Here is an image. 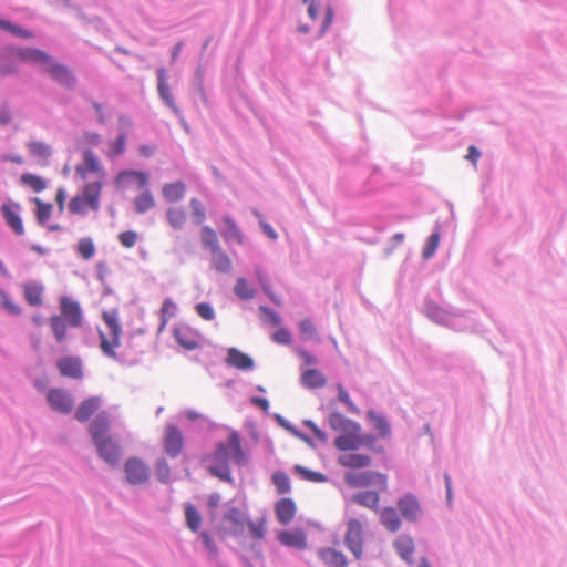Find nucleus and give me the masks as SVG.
<instances>
[{
	"label": "nucleus",
	"instance_id": "nucleus-26",
	"mask_svg": "<svg viewBox=\"0 0 567 567\" xmlns=\"http://www.w3.org/2000/svg\"><path fill=\"white\" fill-rule=\"evenodd\" d=\"M174 337L179 346L186 350H195L199 347V340L196 332L192 329L183 327L174 330Z\"/></svg>",
	"mask_w": 567,
	"mask_h": 567
},
{
	"label": "nucleus",
	"instance_id": "nucleus-15",
	"mask_svg": "<svg viewBox=\"0 0 567 567\" xmlns=\"http://www.w3.org/2000/svg\"><path fill=\"white\" fill-rule=\"evenodd\" d=\"M23 297L28 305L32 307H40L44 302L45 287L43 284L38 281H27L21 285Z\"/></svg>",
	"mask_w": 567,
	"mask_h": 567
},
{
	"label": "nucleus",
	"instance_id": "nucleus-7",
	"mask_svg": "<svg viewBox=\"0 0 567 567\" xmlns=\"http://www.w3.org/2000/svg\"><path fill=\"white\" fill-rule=\"evenodd\" d=\"M126 481L132 485L145 484L151 476L147 464L138 457H130L124 464Z\"/></svg>",
	"mask_w": 567,
	"mask_h": 567
},
{
	"label": "nucleus",
	"instance_id": "nucleus-55",
	"mask_svg": "<svg viewBox=\"0 0 567 567\" xmlns=\"http://www.w3.org/2000/svg\"><path fill=\"white\" fill-rule=\"evenodd\" d=\"M259 311L261 312V318L266 323L272 327H279L281 324V318L276 311L265 306H261Z\"/></svg>",
	"mask_w": 567,
	"mask_h": 567
},
{
	"label": "nucleus",
	"instance_id": "nucleus-1",
	"mask_svg": "<svg viewBox=\"0 0 567 567\" xmlns=\"http://www.w3.org/2000/svg\"><path fill=\"white\" fill-rule=\"evenodd\" d=\"M230 460L237 465H245L247 463V456L241 447L240 437L235 431L229 434L226 442L217 443L214 452L207 456L209 473L221 481L233 483L229 466Z\"/></svg>",
	"mask_w": 567,
	"mask_h": 567
},
{
	"label": "nucleus",
	"instance_id": "nucleus-59",
	"mask_svg": "<svg viewBox=\"0 0 567 567\" xmlns=\"http://www.w3.org/2000/svg\"><path fill=\"white\" fill-rule=\"evenodd\" d=\"M138 240V234L134 230L122 231L118 235L120 244L125 248H132L136 245Z\"/></svg>",
	"mask_w": 567,
	"mask_h": 567
},
{
	"label": "nucleus",
	"instance_id": "nucleus-32",
	"mask_svg": "<svg viewBox=\"0 0 567 567\" xmlns=\"http://www.w3.org/2000/svg\"><path fill=\"white\" fill-rule=\"evenodd\" d=\"M353 502L358 503L361 506L367 508L377 511L379 508L380 496L378 492L374 491H363L355 494L352 497Z\"/></svg>",
	"mask_w": 567,
	"mask_h": 567
},
{
	"label": "nucleus",
	"instance_id": "nucleus-51",
	"mask_svg": "<svg viewBox=\"0 0 567 567\" xmlns=\"http://www.w3.org/2000/svg\"><path fill=\"white\" fill-rule=\"evenodd\" d=\"M441 235L440 231L433 233L426 240L422 256L424 259H430L434 256L439 245H440Z\"/></svg>",
	"mask_w": 567,
	"mask_h": 567
},
{
	"label": "nucleus",
	"instance_id": "nucleus-49",
	"mask_svg": "<svg viewBox=\"0 0 567 567\" xmlns=\"http://www.w3.org/2000/svg\"><path fill=\"white\" fill-rule=\"evenodd\" d=\"M299 329H300V336H301L302 340L319 341L317 329L310 319L306 318V319L301 320L299 323Z\"/></svg>",
	"mask_w": 567,
	"mask_h": 567
},
{
	"label": "nucleus",
	"instance_id": "nucleus-43",
	"mask_svg": "<svg viewBox=\"0 0 567 567\" xmlns=\"http://www.w3.org/2000/svg\"><path fill=\"white\" fill-rule=\"evenodd\" d=\"M176 312V305L173 302L172 299L167 298L164 300L162 307H161V324L158 327V332H163L166 328L169 319L175 315Z\"/></svg>",
	"mask_w": 567,
	"mask_h": 567
},
{
	"label": "nucleus",
	"instance_id": "nucleus-58",
	"mask_svg": "<svg viewBox=\"0 0 567 567\" xmlns=\"http://www.w3.org/2000/svg\"><path fill=\"white\" fill-rule=\"evenodd\" d=\"M0 303L11 315H20L21 307L17 305L4 291L0 290Z\"/></svg>",
	"mask_w": 567,
	"mask_h": 567
},
{
	"label": "nucleus",
	"instance_id": "nucleus-3",
	"mask_svg": "<svg viewBox=\"0 0 567 567\" xmlns=\"http://www.w3.org/2000/svg\"><path fill=\"white\" fill-rule=\"evenodd\" d=\"M107 332L100 331L101 349L110 358H116V349L121 346L122 328L118 311L113 309L102 312Z\"/></svg>",
	"mask_w": 567,
	"mask_h": 567
},
{
	"label": "nucleus",
	"instance_id": "nucleus-42",
	"mask_svg": "<svg viewBox=\"0 0 567 567\" xmlns=\"http://www.w3.org/2000/svg\"><path fill=\"white\" fill-rule=\"evenodd\" d=\"M185 519L187 527L193 532H198L202 524V516L193 504L185 507Z\"/></svg>",
	"mask_w": 567,
	"mask_h": 567
},
{
	"label": "nucleus",
	"instance_id": "nucleus-56",
	"mask_svg": "<svg viewBox=\"0 0 567 567\" xmlns=\"http://www.w3.org/2000/svg\"><path fill=\"white\" fill-rule=\"evenodd\" d=\"M295 471L298 474H300L305 480H308V481H311V482L321 483V482H326L327 481L326 475H323L322 473L307 470V468H305L301 465H296L295 466Z\"/></svg>",
	"mask_w": 567,
	"mask_h": 567
},
{
	"label": "nucleus",
	"instance_id": "nucleus-27",
	"mask_svg": "<svg viewBox=\"0 0 567 567\" xmlns=\"http://www.w3.org/2000/svg\"><path fill=\"white\" fill-rule=\"evenodd\" d=\"M186 184L182 181L167 183L163 185L162 195L165 200L176 203L184 198L186 194Z\"/></svg>",
	"mask_w": 567,
	"mask_h": 567
},
{
	"label": "nucleus",
	"instance_id": "nucleus-61",
	"mask_svg": "<svg viewBox=\"0 0 567 567\" xmlns=\"http://www.w3.org/2000/svg\"><path fill=\"white\" fill-rule=\"evenodd\" d=\"M126 136L124 134L120 135L116 141L111 145L109 151L110 157H116L121 155L125 151Z\"/></svg>",
	"mask_w": 567,
	"mask_h": 567
},
{
	"label": "nucleus",
	"instance_id": "nucleus-14",
	"mask_svg": "<svg viewBox=\"0 0 567 567\" xmlns=\"http://www.w3.org/2000/svg\"><path fill=\"white\" fill-rule=\"evenodd\" d=\"M56 367L65 378L80 380L83 377L82 361L76 357H63L56 362Z\"/></svg>",
	"mask_w": 567,
	"mask_h": 567
},
{
	"label": "nucleus",
	"instance_id": "nucleus-64",
	"mask_svg": "<svg viewBox=\"0 0 567 567\" xmlns=\"http://www.w3.org/2000/svg\"><path fill=\"white\" fill-rule=\"evenodd\" d=\"M225 517H226V519L231 520L234 523V525L237 527L241 528L244 526L241 512H240V509H238L236 507H234L233 509L227 512Z\"/></svg>",
	"mask_w": 567,
	"mask_h": 567
},
{
	"label": "nucleus",
	"instance_id": "nucleus-57",
	"mask_svg": "<svg viewBox=\"0 0 567 567\" xmlns=\"http://www.w3.org/2000/svg\"><path fill=\"white\" fill-rule=\"evenodd\" d=\"M337 390H338V399H339V401L342 402L347 406L348 411L353 413V414H359L360 410L352 402V400L350 399V395L344 390V388L341 384H338L337 385Z\"/></svg>",
	"mask_w": 567,
	"mask_h": 567
},
{
	"label": "nucleus",
	"instance_id": "nucleus-46",
	"mask_svg": "<svg viewBox=\"0 0 567 567\" xmlns=\"http://www.w3.org/2000/svg\"><path fill=\"white\" fill-rule=\"evenodd\" d=\"M33 203L37 206L35 217L39 224L44 225L51 217L53 205L43 203L40 198H33Z\"/></svg>",
	"mask_w": 567,
	"mask_h": 567
},
{
	"label": "nucleus",
	"instance_id": "nucleus-12",
	"mask_svg": "<svg viewBox=\"0 0 567 567\" xmlns=\"http://www.w3.org/2000/svg\"><path fill=\"white\" fill-rule=\"evenodd\" d=\"M44 71L51 75L56 82L65 87H73L75 78L73 73L65 66L55 62L52 58L45 65Z\"/></svg>",
	"mask_w": 567,
	"mask_h": 567
},
{
	"label": "nucleus",
	"instance_id": "nucleus-40",
	"mask_svg": "<svg viewBox=\"0 0 567 567\" xmlns=\"http://www.w3.org/2000/svg\"><path fill=\"white\" fill-rule=\"evenodd\" d=\"M188 206L190 208V217L196 225H202L206 220L205 205L198 198H190Z\"/></svg>",
	"mask_w": 567,
	"mask_h": 567
},
{
	"label": "nucleus",
	"instance_id": "nucleus-30",
	"mask_svg": "<svg viewBox=\"0 0 567 567\" xmlns=\"http://www.w3.org/2000/svg\"><path fill=\"white\" fill-rule=\"evenodd\" d=\"M166 220L174 230H181L187 223V213L181 206H172L166 210Z\"/></svg>",
	"mask_w": 567,
	"mask_h": 567
},
{
	"label": "nucleus",
	"instance_id": "nucleus-16",
	"mask_svg": "<svg viewBox=\"0 0 567 567\" xmlns=\"http://www.w3.org/2000/svg\"><path fill=\"white\" fill-rule=\"evenodd\" d=\"M97 453L101 458L111 465H116L120 460L121 449L117 442L112 437H106L104 441L95 444Z\"/></svg>",
	"mask_w": 567,
	"mask_h": 567
},
{
	"label": "nucleus",
	"instance_id": "nucleus-35",
	"mask_svg": "<svg viewBox=\"0 0 567 567\" xmlns=\"http://www.w3.org/2000/svg\"><path fill=\"white\" fill-rule=\"evenodd\" d=\"M381 523L390 532H396L401 527V519L396 511L392 507H386L381 512Z\"/></svg>",
	"mask_w": 567,
	"mask_h": 567
},
{
	"label": "nucleus",
	"instance_id": "nucleus-47",
	"mask_svg": "<svg viewBox=\"0 0 567 567\" xmlns=\"http://www.w3.org/2000/svg\"><path fill=\"white\" fill-rule=\"evenodd\" d=\"M127 179H136L138 182V186L142 188L145 187L148 182V177L145 173L127 171L120 173L115 179V183L120 186Z\"/></svg>",
	"mask_w": 567,
	"mask_h": 567
},
{
	"label": "nucleus",
	"instance_id": "nucleus-41",
	"mask_svg": "<svg viewBox=\"0 0 567 567\" xmlns=\"http://www.w3.org/2000/svg\"><path fill=\"white\" fill-rule=\"evenodd\" d=\"M134 206L137 213L144 214L155 206V199L150 190H144L134 199Z\"/></svg>",
	"mask_w": 567,
	"mask_h": 567
},
{
	"label": "nucleus",
	"instance_id": "nucleus-4",
	"mask_svg": "<svg viewBox=\"0 0 567 567\" xmlns=\"http://www.w3.org/2000/svg\"><path fill=\"white\" fill-rule=\"evenodd\" d=\"M361 430H350L343 434H340L334 439V446L339 451L352 452L358 451L361 446H367L369 450L375 453H382L383 447L377 445V440L372 434L360 433Z\"/></svg>",
	"mask_w": 567,
	"mask_h": 567
},
{
	"label": "nucleus",
	"instance_id": "nucleus-5",
	"mask_svg": "<svg viewBox=\"0 0 567 567\" xmlns=\"http://www.w3.org/2000/svg\"><path fill=\"white\" fill-rule=\"evenodd\" d=\"M344 545L357 559L363 556L364 529L363 523L358 518H350L347 522L344 533Z\"/></svg>",
	"mask_w": 567,
	"mask_h": 567
},
{
	"label": "nucleus",
	"instance_id": "nucleus-63",
	"mask_svg": "<svg viewBox=\"0 0 567 567\" xmlns=\"http://www.w3.org/2000/svg\"><path fill=\"white\" fill-rule=\"evenodd\" d=\"M196 312L204 320H213L215 318L214 309L206 302L198 303L196 306Z\"/></svg>",
	"mask_w": 567,
	"mask_h": 567
},
{
	"label": "nucleus",
	"instance_id": "nucleus-33",
	"mask_svg": "<svg viewBox=\"0 0 567 567\" xmlns=\"http://www.w3.org/2000/svg\"><path fill=\"white\" fill-rule=\"evenodd\" d=\"M367 415L370 422L372 423L373 429L378 432L380 437L385 439L390 436L391 427L388 420L384 416L378 414L372 410L368 411Z\"/></svg>",
	"mask_w": 567,
	"mask_h": 567
},
{
	"label": "nucleus",
	"instance_id": "nucleus-52",
	"mask_svg": "<svg viewBox=\"0 0 567 567\" xmlns=\"http://www.w3.org/2000/svg\"><path fill=\"white\" fill-rule=\"evenodd\" d=\"M155 474L159 482L168 483L171 480V467L166 460L159 458L155 464Z\"/></svg>",
	"mask_w": 567,
	"mask_h": 567
},
{
	"label": "nucleus",
	"instance_id": "nucleus-25",
	"mask_svg": "<svg viewBox=\"0 0 567 567\" xmlns=\"http://www.w3.org/2000/svg\"><path fill=\"white\" fill-rule=\"evenodd\" d=\"M101 406L99 396H91L80 403L75 411V419L79 422H86Z\"/></svg>",
	"mask_w": 567,
	"mask_h": 567
},
{
	"label": "nucleus",
	"instance_id": "nucleus-37",
	"mask_svg": "<svg viewBox=\"0 0 567 567\" xmlns=\"http://www.w3.org/2000/svg\"><path fill=\"white\" fill-rule=\"evenodd\" d=\"M223 221L226 226V229L224 230L223 233V237L225 240H233V241H236L238 244H243L244 243V236L240 231V229L238 228V226L235 224V221L226 216L223 218Z\"/></svg>",
	"mask_w": 567,
	"mask_h": 567
},
{
	"label": "nucleus",
	"instance_id": "nucleus-34",
	"mask_svg": "<svg viewBox=\"0 0 567 567\" xmlns=\"http://www.w3.org/2000/svg\"><path fill=\"white\" fill-rule=\"evenodd\" d=\"M302 384L309 389L322 388L326 384L324 375L316 369L306 370L301 374Z\"/></svg>",
	"mask_w": 567,
	"mask_h": 567
},
{
	"label": "nucleus",
	"instance_id": "nucleus-22",
	"mask_svg": "<svg viewBox=\"0 0 567 567\" xmlns=\"http://www.w3.org/2000/svg\"><path fill=\"white\" fill-rule=\"evenodd\" d=\"M278 540L282 545L291 548L305 549L307 547L306 534L301 529L280 532Z\"/></svg>",
	"mask_w": 567,
	"mask_h": 567
},
{
	"label": "nucleus",
	"instance_id": "nucleus-17",
	"mask_svg": "<svg viewBox=\"0 0 567 567\" xmlns=\"http://www.w3.org/2000/svg\"><path fill=\"white\" fill-rule=\"evenodd\" d=\"M297 506L293 499L284 497L275 504V513L281 525H288L296 516Z\"/></svg>",
	"mask_w": 567,
	"mask_h": 567
},
{
	"label": "nucleus",
	"instance_id": "nucleus-24",
	"mask_svg": "<svg viewBox=\"0 0 567 567\" xmlns=\"http://www.w3.org/2000/svg\"><path fill=\"white\" fill-rule=\"evenodd\" d=\"M328 423L333 431L340 432L341 434L349 432L350 430H361L358 422L347 419L339 412L330 413Z\"/></svg>",
	"mask_w": 567,
	"mask_h": 567
},
{
	"label": "nucleus",
	"instance_id": "nucleus-2",
	"mask_svg": "<svg viewBox=\"0 0 567 567\" xmlns=\"http://www.w3.org/2000/svg\"><path fill=\"white\" fill-rule=\"evenodd\" d=\"M103 183L95 181L83 185L81 193L73 196L68 208L73 215H85L89 209L100 210Z\"/></svg>",
	"mask_w": 567,
	"mask_h": 567
},
{
	"label": "nucleus",
	"instance_id": "nucleus-38",
	"mask_svg": "<svg viewBox=\"0 0 567 567\" xmlns=\"http://www.w3.org/2000/svg\"><path fill=\"white\" fill-rule=\"evenodd\" d=\"M200 238L203 245L210 249L212 252L220 248L217 233L213 228L203 226L200 229Z\"/></svg>",
	"mask_w": 567,
	"mask_h": 567
},
{
	"label": "nucleus",
	"instance_id": "nucleus-62",
	"mask_svg": "<svg viewBox=\"0 0 567 567\" xmlns=\"http://www.w3.org/2000/svg\"><path fill=\"white\" fill-rule=\"evenodd\" d=\"M30 152L39 157L47 158L50 155V148L42 142H32L29 144Z\"/></svg>",
	"mask_w": 567,
	"mask_h": 567
},
{
	"label": "nucleus",
	"instance_id": "nucleus-44",
	"mask_svg": "<svg viewBox=\"0 0 567 567\" xmlns=\"http://www.w3.org/2000/svg\"><path fill=\"white\" fill-rule=\"evenodd\" d=\"M78 254L84 259L90 260L95 255V244L91 237H83L76 244Z\"/></svg>",
	"mask_w": 567,
	"mask_h": 567
},
{
	"label": "nucleus",
	"instance_id": "nucleus-13",
	"mask_svg": "<svg viewBox=\"0 0 567 567\" xmlns=\"http://www.w3.org/2000/svg\"><path fill=\"white\" fill-rule=\"evenodd\" d=\"M338 464L346 468L359 470L371 466L372 458L370 455L352 451L344 453L338 457Z\"/></svg>",
	"mask_w": 567,
	"mask_h": 567
},
{
	"label": "nucleus",
	"instance_id": "nucleus-28",
	"mask_svg": "<svg viewBox=\"0 0 567 567\" xmlns=\"http://www.w3.org/2000/svg\"><path fill=\"white\" fill-rule=\"evenodd\" d=\"M398 555L406 563H412L415 550L414 542L406 535L399 536L394 542Z\"/></svg>",
	"mask_w": 567,
	"mask_h": 567
},
{
	"label": "nucleus",
	"instance_id": "nucleus-23",
	"mask_svg": "<svg viewBox=\"0 0 567 567\" xmlns=\"http://www.w3.org/2000/svg\"><path fill=\"white\" fill-rule=\"evenodd\" d=\"M109 427L110 421L105 413H102L94 419V421L90 424L89 429L94 444L104 441L106 437H111L110 435H107Z\"/></svg>",
	"mask_w": 567,
	"mask_h": 567
},
{
	"label": "nucleus",
	"instance_id": "nucleus-18",
	"mask_svg": "<svg viewBox=\"0 0 567 567\" xmlns=\"http://www.w3.org/2000/svg\"><path fill=\"white\" fill-rule=\"evenodd\" d=\"M398 506L403 517L408 520L415 522L422 515V509L417 499L411 494L403 496L398 502Z\"/></svg>",
	"mask_w": 567,
	"mask_h": 567
},
{
	"label": "nucleus",
	"instance_id": "nucleus-60",
	"mask_svg": "<svg viewBox=\"0 0 567 567\" xmlns=\"http://www.w3.org/2000/svg\"><path fill=\"white\" fill-rule=\"evenodd\" d=\"M271 339L279 344H290L291 343V333L287 328H279L272 333Z\"/></svg>",
	"mask_w": 567,
	"mask_h": 567
},
{
	"label": "nucleus",
	"instance_id": "nucleus-11",
	"mask_svg": "<svg viewBox=\"0 0 567 567\" xmlns=\"http://www.w3.org/2000/svg\"><path fill=\"white\" fill-rule=\"evenodd\" d=\"M50 406L63 414L70 413L74 401L70 393L62 389H51L47 394Z\"/></svg>",
	"mask_w": 567,
	"mask_h": 567
},
{
	"label": "nucleus",
	"instance_id": "nucleus-8",
	"mask_svg": "<svg viewBox=\"0 0 567 567\" xmlns=\"http://www.w3.org/2000/svg\"><path fill=\"white\" fill-rule=\"evenodd\" d=\"M59 306L61 311L59 316L65 319L70 327L78 328L82 326L83 316L78 301L72 300L68 296H62L59 299Z\"/></svg>",
	"mask_w": 567,
	"mask_h": 567
},
{
	"label": "nucleus",
	"instance_id": "nucleus-21",
	"mask_svg": "<svg viewBox=\"0 0 567 567\" xmlns=\"http://www.w3.org/2000/svg\"><path fill=\"white\" fill-rule=\"evenodd\" d=\"M157 75V90L161 99L165 102V104L172 109L175 113L178 112V109L175 104L173 94L171 92V87L167 83L166 70L161 68L156 72Z\"/></svg>",
	"mask_w": 567,
	"mask_h": 567
},
{
	"label": "nucleus",
	"instance_id": "nucleus-29",
	"mask_svg": "<svg viewBox=\"0 0 567 567\" xmlns=\"http://www.w3.org/2000/svg\"><path fill=\"white\" fill-rule=\"evenodd\" d=\"M18 56L23 61L40 64L43 70L51 59V56L47 54L44 51L32 48L19 50Z\"/></svg>",
	"mask_w": 567,
	"mask_h": 567
},
{
	"label": "nucleus",
	"instance_id": "nucleus-54",
	"mask_svg": "<svg viewBox=\"0 0 567 567\" xmlns=\"http://www.w3.org/2000/svg\"><path fill=\"white\" fill-rule=\"evenodd\" d=\"M0 29L6 30L14 35L30 39L32 38V33L28 30H24L16 24H12L10 21L0 19Z\"/></svg>",
	"mask_w": 567,
	"mask_h": 567
},
{
	"label": "nucleus",
	"instance_id": "nucleus-9",
	"mask_svg": "<svg viewBox=\"0 0 567 567\" xmlns=\"http://www.w3.org/2000/svg\"><path fill=\"white\" fill-rule=\"evenodd\" d=\"M184 445V437L182 432L175 425H167L164 432L163 447L165 453L175 458L177 457Z\"/></svg>",
	"mask_w": 567,
	"mask_h": 567
},
{
	"label": "nucleus",
	"instance_id": "nucleus-6",
	"mask_svg": "<svg viewBox=\"0 0 567 567\" xmlns=\"http://www.w3.org/2000/svg\"><path fill=\"white\" fill-rule=\"evenodd\" d=\"M344 482L347 485L360 488L365 487L369 485H378L381 489H385L388 485L386 475L373 472V471H367V472H347L344 474Z\"/></svg>",
	"mask_w": 567,
	"mask_h": 567
},
{
	"label": "nucleus",
	"instance_id": "nucleus-31",
	"mask_svg": "<svg viewBox=\"0 0 567 567\" xmlns=\"http://www.w3.org/2000/svg\"><path fill=\"white\" fill-rule=\"evenodd\" d=\"M49 324L55 341L58 343L64 342L68 337V327H70L65 319L59 315H53L49 318Z\"/></svg>",
	"mask_w": 567,
	"mask_h": 567
},
{
	"label": "nucleus",
	"instance_id": "nucleus-50",
	"mask_svg": "<svg viewBox=\"0 0 567 567\" xmlns=\"http://www.w3.org/2000/svg\"><path fill=\"white\" fill-rule=\"evenodd\" d=\"M234 291L240 299H252L255 297V290L244 278L237 279Z\"/></svg>",
	"mask_w": 567,
	"mask_h": 567
},
{
	"label": "nucleus",
	"instance_id": "nucleus-36",
	"mask_svg": "<svg viewBox=\"0 0 567 567\" xmlns=\"http://www.w3.org/2000/svg\"><path fill=\"white\" fill-rule=\"evenodd\" d=\"M271 483L275 486L276 492L280 495L291 492V481L288 474L284 471H275L271 474Z\"/></svg>",
	"mask_w": 567,
	"mask_h": 567
},
{
	"label": "nucleus",
	"instance_id": "nucleus-10",
	"mask_svg": "<svg viewBox=\"0 0 567 567\" xmlns=\"http://www.w3.org/2000/svg\"><path fill=\"white\" fill-rule=\"evenodd\" d=\"M0 210L6 224L12 231L18 236H22L24 234V227L20 217L21 205L16 202L4 203L1 205Z\"/></svg>",
	"mask_w": 567,
	"mask_h": 567
},
{
	"label": "nucleus",
	"instance_id": "nucleus-39",
	"mask_svg": "<svg viewBox=\"0 0 567 567\" xmlns=\"http://www.w3.org/2000/svg\"><path fill=\"white\" fill-rule=\"evenodd\" d=\"M213 265L219 272L227 274L231 270V260L220 248L212 252Z\"/></svg>",
	"mask_w": 567,
	"mask_h": 567
},
{
	"label": "nucleus",
	"instance_id": "nucleus-19",
	"mask_svg": "<svg viewBox=\"0 0 567 567\" xmlns=\"http://www.w3.org/2000/svg\"><path fill=\"white\" fill-rule=\"evenodd\" d=\"M318 556L327 567H347L348 565L346 555L332 547L320 548Z\"/></svg>",
	"mask_w": 567,
	"mask_h": 567
},
{
	"label": "nucleus",
	"instance_id": "nucleus-45",
	"mask_svg": "<svg viewBox=\"0 0 567 567\" xmlns=\"http://www.w3.org/2000/svg\"><path fill=\"white\" fill-rule=\"evenodd\" d=\"M21 183L30 187L35 193H40L47 188V182L44 178L30 173L21 175Z\"/></svg>",
	"mask_w": 567,
	"mask_h": 567
},
{
	"label": "nucleus",
	"instance_id": "nucleus-53",
	"mask_svg": "<svg viewBox=\"0 0 567 567\" xmlns=\"http://www.w3.org/2000/svg\"><path fill=\"white\" fill-rule=\"evenodd\" d=\"M248 529L252 538L264 539L266 535V517H261L257 522H249Z\"/></svg>",
	"mask_w": 567,
	"mask_h": 567
},
{
	"label": "nucleus",
	"instance_id": "nucleus-20",
	"mask_svg": "<svg viewBox=\"0 0 567 567\" xmlns=\"http://www.w3.org/2000/svg\"><path fill=\"white\" fill-rule=\"evenodd\" d=\"M226 363L238 370H251L254 368V360L248 354L241 352L237 348H229L227 350Z\"/></svg>",
	"mask_w": 567,
	"mask_h": 567
},
{
	"label": "nucleus",
	"instance_id": "nucleus-48",
	"mask_svg": "<svg viewBox=\"0 0 567 567\" xmlns=\"http://www.w3.org/2000/svg\"><path fill=\"white\" fill-rule=\"evenodd\" d=\"M83 158L85 162V166L90 169V172L96 173L101 177L105 176V172L92 150H85L83 152Z\"/></svg>",
	"mask_w": 567,
	"mask_h": 567
}]
</instances>
